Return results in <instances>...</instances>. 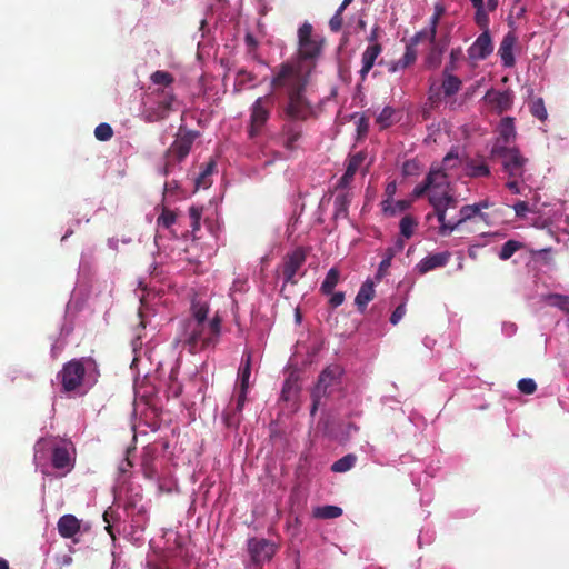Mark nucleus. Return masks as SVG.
I'll use <instances>...</instances> for the list:
<instances>
[{"label":"nucleus","instance_id":"1","mask_svg":"<svg viewBox=\"0 0 569 569\" xmlns=\"http://www.w3.org/2000/svg\"><path fill=\"white\" fill-rule=\"evenodd\" d=\"M209 307L206 303L192 302L191 317L180 322L174 343L187 348L192 355L214 347L221 333V318L216 315L208 320Z\"/></svg>","mask_w":569,"mask_h":569},{"label":"nucleus","instance_id":"2","mask_svg":"<svg viewBox=\"0 0 569 569\" xmlns=\"http://www.w3.org/2000/svg\"><path fill=\"white\" fill-rule=\"evenodd\" d=\"M272 72L271 87L284 90L288 96L306 92L312 70L296 61H287L274 68Z\"/></svg>","mask_w":569,"mask_h":569},{"label":"nucleus","instance_id":"3","mask_svg":"<svg viewBox=\"0 0 569 569\" xmlns=\"http://www.w3.org/2000/svg\"><path fill=\"white\" fill-rule=\"evenodd\" d=\"M96 361L90 357L72 359L58 372L57 379L63 392H72L90 381L91 370L96 371Z\"/></svg>","mask_w":569,"mask_h":569},{"label":"nucleus","instance_id":"4","mask_svg":"<svg viewBox=\"0 0 569 569\" xmlns=\"http://www.w3.org/2000/svg\"><path fill=\"white\" fill-rule=\"evenodd\" d=\"M323 43V38L313 36L312 24L308 21L303 22L298 29V50L295 61L313 70L322 53Z\"/></svg>","mask_w":569,"mask_h":569},{"label":"nucleus","instance_id":"5","mask_svg":"<svg viewBox=\"0 0 569 569\" xmlns=\"http://www.w3.org/2000/svg\"><path fill=\"white\" fill-rule=\"evenodd\" d=\"M176 94L172 89H157L148 96L143 102L141 119L144 122L153 123L167 119L172 111Z\"/></svg>","mask_w":569,"mask_h":569},{"label":"nucleus","instance_id":"6","mask_svg":"<svg viewBox=\"0 0 569 569\" xmlns=\"http://www.w3.org/2000/svg\"><path fill=\"white\" fill-rule=\"evenodd\" d=\"M199 137V131L189 130L182 126L176 136L174 141L166 151L163 173L167 176L171 173L177 164L183 161L189 154L193 142Z\"/></svg>","mask_w":569,"mask_h":569},{"label":"nucleus","instance_id":"7","mask_svg":"<svg viewBox=\"0 0 569 569\" xmlns=\"http://www.w3.org/2000/svg\"><path fill=\"white\" fill-rule=\"evenodd\" d=\"M491 156L499 160L509 179H523L528 158L518 148L501 146L500 140L491 149Z\"/></svg>","mask_w":569,"mask_h":569},{"label":"nucleus","instance_id":"8","mask_svg":"<svg viewBox=\"0 0 569 569\" xmlns=\"http://www.w3.org/2000/svg\"><path fill=\"white\" fill-rule=\"evenodd\" d=\"M313 116V107L305 92L286 96V100L278 110V117L283 121L305 122Z\"/></svg>","mask_w":569,"mask_h":569},{"label":"nucleus","instance_id":"9","mask_svg":"<svg viewBox=\"0 0 569 569\" xmlns=\"http://www.w3.org/2000/svg\"><path fill=\"white\" fill-rule=\"evenodd\" d=\"M276 104V96L270 92L266 96L259 97L250 107V117L248 126V136L254 139L261 134L267 122L271 117V111Z\"/></svg>","mask_w":569,"mask_h":569},{"label":"nucleus","instance_id":"10","mask_svg":"<svg viewBox=\"0 0 569 569\" xmlns=\"http://www.w3.org/2000/svg\"><path fill=\"white\" fill-rule=\"evenodd\" d=\"M455 70L456 67L453 64L446 66L442 71L443 79L441 84H438L436 81L430 83L427 104L431 108H438L442 98H450L460 91L462 81L457 76L452 74Z\"/></svg>","mask_w":569,"mask_h":569},{"label":"nucleus","instance_id":"11","mask_svg":"<svg viewBox=\"0 0 569 569\" xmlns=\"http://www.w3.org/2000/svg\"><path fill=\"white\" fill-rule=\"evenodd\" d=\"M251 352L246 351L242 357V362L239 368V386L237 389V403L232 409V412L224 413L226 425L231 427L239 423V419L236 418L237 413H241L244 403L247 401V393L249 390V379L251 376Z\"/></svg>","mask_w":569,"mask_h":569},{"label":"nucleus","instance_id":"12","mask_svg":"<svg viewBox=\"0 0 569 569\" xmlns=\"http://www.w3.org/2000/svg\"><path fill=\"white\" fill-rule=\"evenodd\" d=\"M342 372V368L338 365L329 366L320 372L317 383L311 391V415L316 413L318 407L321 405V399L328 397L332 388L340 383Z\"/></svg>","mask_w":569,"mask_h":569},{"label":"nucleus","instance_id":"13","mask_svg":"<svg viewBox=\"0 0 569 569\" xmlns=\"http://www.w3.org/2000/svg\"><path fill=\"white\" fill-rule=\"evenodd\" d=\"M247 549L251 563L256 568L262 569L263 563L271 561L278 551V546L266 538L253 537L248 539Z\"/></svg>","mask_w":569,"mask_h":569},{"label":"nucleus","instance_id":"14","mask_svg":"<svg viewBox=\"0 0 569 569\" xmlns=\"http://www.w3.org/2000/svg\"><path fill=\"white\" fill-rule=\"evenodd\" d=\"M306 261V253L301 248L296 249L287 254L282 264V277L284 283L296 284V274Z\"/></svg>","mask_w":569,"mask_h":569},{"label":"nucleus","instance_id":"15","mask_svg":"<svg viewBox=\"0 0 569 569\" xmlns=\"http://www.w3.org/2000/svg\"><path fill=\"white\" fill-rule=\"evenodd\" d=\"M429 203L432 206L438 221H442L448 209H456L458 207V199L450 191H435L429 194Z\"/></svg>","mask_w":569,"mask_h":569},{"label":"nucleus","instance_id":"16","mask_svg":"<svg viewBox=\"0 0 569 569\" xmlns=\"http://www.w3.org/2000/svg\"><path fill=\"white\" fill-rule=\"evenodd\" d=\"M302 137V128L298 122L284 121L280 129L279 138L284 149L293 151L297 149V142Z\"/></svg>","mask_w":569,"mask_h":569},{"label":"nucleus","instance_id":"17","mask_svg":"<svg viewBox=\"0 0 569 569\" xmlns=\"http://www.w3.org/2000/svg\"><path fill=\"white\" fill-rule=\"evenodd\" d=\"M492 50L493 46L489 30H483V32L468 49V56L472 60H483L492 52Z\"/></svg>","mask_w":569,"mask_h":569},{"label":"nucleus","instance_id":"18","mask_svg":"<svg viewBox=\"0 0 569 569\" xmlns=\"http://www.w3.org/2000/svg\"><path fill=\"white\" fill-rule=\"evenodd\" d=\"M512 99H513L512 93L508 90L497 91V90L491 89V90L487 91V93L485 96V100L498 113H502V112L509 110L512 106Z\"/></svg>","mask_w":569,"mask_h":569},{"label":"nucleus","instance_id":"19","mask_svg":"<svg viewBox=\"0 0 569 569\" xmlns=\"http://www.w3.org/2000/svg\"><path fill=\"white\" fill-rule=\"evenodd\" d=\"M426 180L431 188V192L429 194L441 191H449L450 181L448 178V173L446 170L438 168L431 169L429 173L426 176Z\"/></svg>","mask_w":569,"mask_h":569},{"label":"nucleus","instance_id":"20","mask_svg":"<svg viewBox=\"0 0 569 569\" xmlns=\"http://www.w3.org/2000/svg\"><path fill=\"white\" fill-rule=\"evenodd\" d=\"M449 259L450 253L447 251L430 254L423 258L417 264V269L421 274H425L436 268L445 267L448 263Z\"/></svg>","mask_w":569,"mask_h":569},{"label":"nucleus","instance_id":"21","mask_svg":"<svg viewBox=\"0 0 569 569\" xmlns=\"http://www.w3.org/2000/svg\"><path fill=\"white\" fill-rule=\"evenodd\" d=\"M381 51H382V47L380 43H372V44L368 46L366 48V50L363 51L362 57H361L362 67L360 70V77L362 80L366 79L367 74L375 66V62H376L377 58L380 56Z\"/></svg>","mask_w":569,"mask_h":569},{"label":"nucleus","instance_id":"22","mask_svg":"<svg viewBox=\"0 0 569 569\" xmlns=\"http://www.w3.org/2000/svg\"><path fill=\"white\" fill-rule=\"evenodd\" d=\"M58 532L62 538L69 539L80 531V521L73 515L62 516L57 523Z\"/></svg>","mask_w":569,"mask_h":569},{"label":"nucleus","instance_id":"23","mask_svg":"<svg viewBox=\"0 0 569 569\" xmlns=\"http://www.w3.org/2000/svg\"><path fill=\"white\" fill-rule=\"evenodd\" d=\"M516 42V38L512 33H507L499 47V56L505 67H512L515 64V58L512 49Z\"/></svg>","mask_w":569,"mask_h":569},{"label":"nucleus","instance_id":"24","mask_svg":"<svg viewBox=\"0 0 569 569\" xmlns=\"http://www.w3.org/2000/svg\"><path fill=\"white\" fill-rule=\"evenodd\" d=\"M465 169L469 178L489 177L491 173L489 166L482 159H468Z\"/></svg>","mask_w":569,"mask_h":569},{"label":"nucleus","instance_id":"25","mask_svg":"<svg viewBox=\"0 0 569 569\" xmlns=\"http://www.w3.org/2000/svg\"><path fill=\"white\" fill-rule=\"evenodd\" d=\"M373 298H375L373 282L370 281V280H367L360 287V289H359V291H358V293L356 296L355 303L358 307L359 311L362 312L367 308L368 303Z\"/></svg>","mask_w":569,"mask_h":569},{"label":"nucleus","instance_id":"26","mask_svg":"<svg viewBox=\"0 0 569 569\" xmlns=\"http://www.w3.org/2000/svg\"><path fill=\"white\" fill-rule=\"evenodd\" d=\"M52 466L56 469H64L72 467V460L70 457V452L67 447L58 446L53 448L52 457H51Z\"/></svg>","mask_w":569,"mask_h":569},{"label":"nucleus","instance_id":"27","mask_svg":"<svg viewBox=\"0 0 569 569\" xmlns=\"http://www.w3.org/2000/svg\"><path fill=\"white\" fill-rule=\"evenodd\" d=\"M499 134H500V140H502L505 143L503 146H507L508 143H510L511 140L515 139L516 128H515V123H513V118L506 117V118L501 119L500 124H499Z\"/></svg>","mask_w":569,"mask_h":569},{"label":"nucleus","instance_id":"28","mask_svg":"<svg viewBox=\"0 0 569 569\" xmlns=\"http://www.w3.org/2000/svg\"><path fill=\"white\" fill-rule=\"evenodd\" d=\"M340 278V273L338 269L331 268L327 274L325 280L321 283L320 291L323 295H331L333 292L335 287L338 284Z\"/></svg>","mask_w":569,"mask_h":569},{"label":"nucleus","instance_id":"29","mask_svg":"<svg viewBox=\"0 0 569 569\" xmlns=\"http://www.w3.org/2000/svg\"><path fill=\"white\" fill-rule=\"evenodd\" d=\"M416 51L411 48V46H407L403 56L398 61L392 63V66L389 68V71L396 72L399 69H406L416 61Z\"/></svg>","mask_w":569,"mask_h":569},{"label":"nucleus","instance_id":"30","mask_svg":"<svg viewBox=\"0 0 569 569\" xmlns=\"http://www.w3.org/2000/svg\"><path fill=\"white\" fill-rule=\"evenodd\" d=\"M353 0H343L335 14L329 20V28L332 32H339L343 26L342 13Z\"/></svg>","mask_w":569,"mask_h":569},{"label":"nucleus","instance_id":"31","mask_svg":"<svg viewBox=\"0 0 569 569\" xmlns=\"http://www.w3.org/2000/svg\"><path fill=\"white\" fill-rule=\"evenodd\" d=\"M357 461V457L353 453H348L343 456L342 458L338 459L333 465L331 466V470L333 472H347L351 468L355 467Z\"/></svg>","mask_w":569,"mask_h":569},{"label":"nucleus","instance_id":"32","mask_svg":"<svg viewBox=\"0 0 569 569\" xmlns=\"http://www.w3.org/2000/svg\"><path fill=\"white\" fill-rule=\"evenodd\" d=\"M543 299L548 305L557 307L566 313H569V296L550 293L545 296Z\"/></svg>","mask_w":569,"mask_h":569},{"label":"nucleus","instance_id":"33","mask_svg":"<svg viewBox=\"0 0 569 569\" xmlns=\"http://www.w3.org/2000/svg\"><path fill=\"white\" fill-rule=\"evenodd\" d=\"M396 110L392 107H385L378 114L376 122L380 129H387L395 123Z\"/></svg>","mask_w":569,"mask_h":569},{"label":"nucleus","instance_id":"34","mask_svg":"<svg viewBox=\"0 0 569 569\" xmlns=\"http://www.w3.org/2000/svg\"><path fill=\"white\" fill-rule=\"evenodd\" d=\"M530 113L539 119L540 121H545L548 118V112L545 107V102L542 98H535L529 102Z\"/></svg>","mask_w":569,"mask_h":569},{"label":"nucleus","instance_id":"35","mask_svg":"<svg viewBox=\"0 0 569 569\" xmlns=\"http://www.w3.org/2000/svg\"><path fill=\"white\" fill-rule=\"evenodd\" d=\"M521 248H523L522 242L517 240H508L502 244L501 250L499 252V258L503 261L508 260Z\"/></svg>","mask_w":569,"mask_h":569},{"label":"nucleus","instance_id":"36","mask_svg":"<svg viewBox=\"0 0 569 569\" xmlns=\"http://www.w3.org/2000/svg\"><path fill=\"white\" fill-rule=\"evenodd\" d=\"M214 167L216 163L213 161H210L206 164V168L196 178V189L208 188L211 184L209 177L212 174Z\"/></svg>","mask_w":569,"mask_h":569},{"label":"nucleus","instance_id":"37","mask_svg":"<svg viewBox=\"0 0 569 569\" xmlns=\"http://www.w3.org/2000/svg\"><path fill=\"white\" fill-rule=\"evenodd\" d=\"M418 226L417 219H415L410 214H406L399 223L400 227V233L405 238L409 239L412 237L415 228Z\"/></svg>","mask_w":569,"mask_h":569},{"label":"nucleus","instance_id":"38","mask_svg":"<svg viewBox=\"0 0 569 569\" xmlns=\"http://www.w3.org/2000/svg\"><path fill=\"white\" fill-rule=\"evenodd\" d=\"M150 80L154 84L163 86V89H169V87L173 83L174 78L168 71L157 70L150 76Z\"/></svg>","mask_w":569,"mask_h":569},{"label":"nucleus","instance_id":"39","mask_svg":"<svg viewBox=\"0 0 569 569\" xmlns=\"http://www.w3.org/2000/svg\"><path fill=\"white\" fill-rule=\"evenodd\" d=\"M342 515V509L337 506L319 507L315 511V516L321 519H335Z\"/></svg>","mask_w":569,"mask_h":569},{"label":"nucleus","instance_id":"40","mask_svg":"<svg viewBox=\"0 0 569 569\" xmlns=\"http://www.w3.org/2000/svg\"><path fill=\"white\" fill-rule=\"evenodd\" d=\"M254 80H256V76L252 72L247 71L246 69H240L237 72V76H236L234 91L236 92L242 91L244 86L248 82H251V81H254Z\"/></svg>","mask_w":569,"mask_h":569},{"label":"nucleus","instance_id":"41","mask_svg":"<svg viewBox=\"0 0 569 569\" xmlns=\"http://www.w3.org/2000/svg\"><path fill=\"white\" fill-rule=\"evenodd\" d=\"M335 209H336V212H335V217L338 218L340 216L342 217H347L348 214V207L350 204V199L348 197V194L343 193V194H338L336 198H335Z\"/></svg>","mask_w":569,"mask_h":569},{"label":"nucleus","instance_id":"42","mask_svg":"<svg viewBox=\"0 0 569 569\" xmlns=\"http://www.w3.org/2000/svg\"><path fill=\"white\" fill-rule=\"evenodd\" d=\"M366 158L367 154L363 151H359L355 154H351L347 160L346 170L352 174H356V172L359 170Z\"/></svg>","mask_w":569,"mask_h":569},{"label":"nucleus","instance_id":"43","mask_svg":"<svg viewBox=\"0 0 569 569\" xmlns=\"http://www.w3.org/2000/svg\"><path fill=\"white\" fill-rule=\"evenodd\" d=\"M446 8L441 2H437L433 8V14L429 20V26L431 27L430 36L437 34V27L441 17L445 14Z\"/></svg>","mask_w":569,"mask_h":569},{"label":"nucleus","instance_id":"44","mask_svg":"<svg viewBox=\"0 0 569 569\" xmlns=\"http://www.w3.org/2000/svg\"><path fill=\"white\" fill-rule=\"evenodd\" d=\"M461 163L457 149H451L442 160L441 169L448 171L457 168Z\"/></svg>","mask_w":569,"mask_h":569},{"label":"nucleus","instance_id":"45","mask_svg":"<svg viewBox=\"0 0 569 569\" xmlns=\"http://www.w3.org/2000/svg\"><path fill=\"white\" fill-rule=\"evenodd\" d=\"M94 137L99 141H109L113 137V129L109 123L102 122L96 127Z\"/></svg>","mask_w":569,"mask_h":569},{"label":"nucleus","instance_id":"46","mask_svg":"<svg viewBox=\"0 0 569 569\" xmlns=\"http://www.w3.org/2000/svg\"><path fill=\"white\" fill-rule=\"evenodd\" d=\"M459 216L460 218L457 220V222L459 226H461L473 217H479L478 208L475 204H466L460 208Z\"/></svg>","mask_w":569,"mask_h":569},{"label":"nucleus","instance_id":"47","mask_svg":"<svg viewBox=\"0 0 569 569\" xmlns=\"http://www.w3.org/2000/svg\"><path fill=\"white\" fill-rule=\"evenodd\" d=\"M431 44H432V48L428 56L427 62H428L429 67L436 68L441 62V54H442L443 48H441L439 46V43H437L436 41H435V43H431Z\"/></svg>","mask_w":569,"mask_h":569},{"label":"nucleus","instance_id":"48","mask_svg":"<svg viewBox=\"0 0 569 569\" xmlns=\"http://www.w3.org/2000/svg\"><path fill=\"white\" fill-rule=\"evenodd\" d=\"M177 220V214L167 209L163 208L161 214L157 219L158 226H162L163 228H170Z\"/></svg>","mask_w":569,"mask_h":569},{"label":"nucleus","instance_id":"49","mask_svg":"<svg viewBox=\"0 0 569 569\" xmlns=\"http://www.w3.org/2000/svg\"><path fill=\"white\" fill-rule=\"evenodd\" d=\"M430 32H431V27L429 26L428 29H423V30H420L419 32H417L410 40V44L411 48L413 46H417L418 43L425 41V40H428L430 43H435V40H436V36L437 34H433L432 37L430 36Z\"/></svg>","mask_w":569,"mask_h":569},{"label":"nucleus","instance_id":"50","mask_svg":"<svg viewBox=\"0 0 569 569\" xmlns=\"http://www.w3.org/2000/svg\"><path fill=\"white\" fill-rule=\"evenodd\" d=\"M517 387L523 395H532L537 390V383L531 378H522L518 381Z\"/></svg>","mask_w":569,"mask_h":569},{"label":"nucleus","instance_id":"51","mask_svg":"<svg viewBox=\"0 0 569 569\" xmlns=\"http://www.w3.org/2000/svg\"><path fill=\"white\" fill-rule=\"evenodd\" d=\"M439 223H440V226H439L438 232L442 237L450 236L455 230H457L460 227L457 221H455V222L447 221L446 217H443V220L439 221Z\"/></svg>","mask_w":569,"mask_h":569},{"label":"nucleus","instance_id":"52","mask_svg":"<svg viewBox=\"0 0 569 569\" xmlns=\"http://www.w3.org/2000/svg\"><path fill=\"white\" fill-rule=\"evenodd\" d=\"M475 20L480 28L488 30L489 17L485 7L476 9Z\"/></svg>","mask_w":569,"mask_h":569},{"label":"nucleus","instance_id":"53","mask_svg":"<svg viewBox=\"0 0 569 569\" xmlns=\"http://www.w3.org/2000/svg\"><path fill=\"white\" fill-rule=\"evenodd\" d=\"M410 206L409 201L406 200H399L395 202L392 206L385 208L386 212H389L391 216H396L397 213H400L405 210H407Z\"/></svg>","mask_w":569,"mask_h":569},{"label":"nucleus","instance_id":"54","mask_svg":"<svg viewBox=\"0 0 569 569\" xmlns=\"http://www.w3.org/2000/svg\"><path fill=\"white\" fill-rule=\"evenodd\" d=\"M515 213L518 218L526 217L527 212L532 211V209L529 207V203L527 201L518 200L513 204Z\"/></svg>","mask_w":569,"mask_h":569},{"label":"nucleus","instance_id":"55","mask_svg":"<svg viewBox=\"0 0 569 569\" xmlns=\"http://www.w3.org/2000/svg\"><path fill=\"white\" fill-rule=\"evenodd\" d=\"M393 257V252L391 249L388 250L386 258L379 264L378 276L381 277L391 266V260Z\"/></svg>","mask_w":569,"mask_h":569},{"label":"nucleus","instance_id":"56","mask_svg":"<svg viewBox=\"0 0 569 569\" xmlns=\"http://www.w3.org/2000/svg\"><path fill=\"white\" fill-rule=\"evenodd\" d=\"M405 315H406V305L401 303L391 313L390 322L392 325H397L403 318Z\"/></svg>","mask_w":569,"mask_h":569},{"label":"nucleus","instance_id":"57","mask_svg":"<svg viewBox=\"0 0 569 569\" xmlns=\"http://www.w3.org/2000/svg\"><path fill=\"white\" fill-rule=\"evenodd\" d=\"M431 192V188L430 186L428 184L427 180L425 179L422 183L420 184H417L413 189V192L412 194L416 197V198H420L422 197L425 193H428Z\"/></svg>","mask_w":569,"mask_h":569},{"label":"nucleus","instance_id":"58","mask_svg":"<svg viewBox=\"0 0 569 569\" xmlns=\"http://www.w3.org/2000/svg\"><path fill=\"white\" fill-rule=\"evenodd\" d=\"M345 301V293L343 292H332V296L329 300V305L331 308H337L341 306Z\"/></svg>","mask_w":569,"mask_h":569},{"label":"nucleus","instance_id":"59","mask_svg":"<svg viewBox=\"0 0 569 569\" xmlns=\"http://www.w3.org/2000/svg\"><path fill=\"white\" fill-rule=\"evenodd\" d=\"M202 207L191 206L189 209V217L191 221H200L202 216Z\"/></svg>","mask_w":569,"mask_h":569},{"label":"nucleus","instance_id":"60","mask_svg":"<svg viewBox=\"0 0 569 569\" xmlns=\"http://www.w3.org/2000/svg\"><path fill=\"white\" fill-rule=\"evenodd\" d=\"M353 177H355V174H352L346 170L343 176L338 181V187H340V188L347 187L352 181Z\"/></svg>","mask_w":569,"mask_h":569},{"label":"nucleus","instance_id":"61","mask_svg":"<svg viewBox=\"0 0 569 569\" xmlns=\"http://www.w3.org/2000/svg\"><path fill=\"white\" fill-rule=\"evenodd\" d=\"M130 449H127V457L123 459V461L119 466L120 472L124 473L127 472L133 465L129 458Z\"/></svg>","mask_w":569,"mask_h":569},{"label":"nucleus","instance_id":"62","mask_svg":"<svg viewBox=\"0 0 569 569\" xmlns=\"http://www.w3.org/2000/svg\"><path fill=\"white\" fill-rule=\"evenodd\" d=\"M473 204L478 208L479 217L482 220H486L488 216L486 213H482L481 210L489 208L490 207V202L488 200H482V201H480L478 203H473Z\"/></svg>","mask_w":569,"mask_h":569},{"label":"nucleus","instance_id":"63","mask_svg":"<svg viewBox=\"0 0 569 569\" xmlns=\"http://www.w3.org/2000/svg\"><path fill=\"white\" fill-rule=\"evenodd\" d=\"M244 42L249 50H254L258 47V41L251 33L246 34Z\"/></svg>","mask_w":569,"mask_h":569},{"label":"nucleus","instance_id":"64","mask_svg":"<svg viewBox=\"0 0 569 569\" xmlns=\"http://www.w3.org/2000/svg\"><path fill=\"white\" fill-rule=\"evenodd\" d=\"M518 180L519 179H510L507 183H506V187L515 194H519L521 191H520V188H519V183H518Z\"/></svg>","mask_w":569,"mask_h":569}]
</instances>
